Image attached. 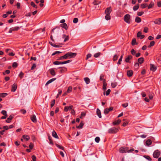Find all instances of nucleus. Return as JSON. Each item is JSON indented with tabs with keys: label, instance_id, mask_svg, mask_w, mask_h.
<instances>
[{
	"label": "nucleus",
	"instance_id": "f257e3e1",
	"mask_svg": "<svg viewBox=\"0 0 161 161\" xmlns=\"http://www.w3.org/2000/svg\"><path fill=\"white\" fill-rule=\"evenodd\" d=\"M119 150L120 152L122 153H126V152L130 153L134 151L133 148L129 149V147H121Z\"/></svg>",
	"mask_w": 161,
	"mask_h": 161
},
{
	"label": "nucleus",
	"instance_id": "f03ea898",
	"mask_svg": "<svg viewBox=\"0 0 161 161\" xmlns=\"http://www.w3.org/2000/svg\"><path fill=\"white\" fill-rule=\"evenodd\" d=\"M119 129V127L118 128L113 127L108 130V132L110 134H115L118 131Z\"/></svg>",
	"mask_w": 161,
	"mask_h": 161
},
{
	"label": "nucleus",
	"instance_id": "7ed1b4c3",
	"mask_svg": "<svg viewBox=\"0 0 161 161\" xmlns=\"http://www.w3.org/2000/svg\"><path fill=\"white\" fill-rule=\"evenodd\" d=\"M124 20L126 23L130 24L131 22L130 15L129 14H125L124 17Z\"/></svg>",
	"mask_w": 161,
	"mask_h": 161
},
{
	"label": "nucleus",
	"instance_id": "20e7f679",
	"mask_svg": "<svg viewBox=\"0 0 161 161\" xmlns=\"http://www.w3.org/2000/svg\"><path fill=\"white\" fill-rule=\"evenodd\" d=\"M66 54L67 58L69 57L70 58H74L77 55L76 53L69 52L66 53Z\"/></svg>",
	"mask_w": 161,
	"mask_h": 161
},
{
	"label": "nucleus",
	"instance_id": "39448f33",
	"mask_svg": "<svg viewBox=\"0 0 161 161\" xmlns=\"http://www.w3.org/2000/svg\"><path fill=\"white\" fill-rule=\"evenodd\" d=\"M160 154V152L158 150L155 151L153 154V156L154 158H158Z\"/></svg>",
	"mask_w": 161,
	"mask_h": 161
},
{
	"label": "nucleus",
	"instance_id": "423d86ee",
	"mask_svg": "<svg viewBox=\"0 0 161 161\" xmlns=\"http://www.w3.org/2000/svg\"><path fill=\"white\" fill-rule=\"evenodd\" d=\"M20 28L18 26H16L14 27L10 28L9 31L8 32L9 33H12L13 31H18Z\"/></svg>",
	"mask_w": 161,
	"mask_h": 161
},
{
	"label": "nucleus",
	"instance_id": "0eeeda50",
	"mask_svg": "<svg viewBox=\"0 0 161 161\" xmlns=\"http://www.w3.org/2000/svg\"><path fill=\"white\" fill-rule=\"evenodd\" d=\"M112 10L111 7H110L106 8L105 10V14H110Z\"/></svg>",
	"mask_w": 161,
	"mask_h": 161
},
{
	"label": "nucleus",
	"instance_id": "6e6552de",
	"mask_svg": "<svg viewBox=\"0 0 161 161\" xmlns=\"http://www.w3.org/2000/svg\"><path fill=\"white\" fill-rule=\"evenodd\" d=\"M14 117V115L12 114L10 115L9 117L7 119V120H6V122L7 123H9L11 122L12 119Z\"/></svg>",
	"mask_w": 161,
	"mask_h": 161
},
{
	"label": "nucleus",
	"instance_id": "1a4fd4ad",
	"mask_svg": "<svg viewBox=\"0 0 161 161\" xmlns=\"http://www.w3.org/2000/svg\"><path fill=\"white\" fill-rule=\"evenodd\" d=\"M31 119L32 121L34 123H36L37 122L36 117L35 115L33 114L31 115Z\"/></svg>",
	"mask_w": 161,
	"mask_h": 161
},
{
	"label": "nucleus",
	"instance_id": "9d476101",
	"mask_svg": "<svg viewBox=\"0 0 161 161\" xmlns=\"http://www.w3.org/2000/svg\"><path fill=\"white\" fill-rule=\"evenodd\" d=\"M150 70L153 71H155L157 69V67H155L154 64H150Z\"/></svg>",
	"mask_w": 161,
	"mask_h": 161
},
{
	"label": "nucleus",
	"instance_id": "9b49d317",
	"mask_svg": "<svg viewBox=\"0 0 161 161\" xmlns=\"http://www.w3.org/2000/svg\"><path fill=\"white\" fill-rule=\"evenodd\" d=\"M17 88V85L15 84H13L12 86L11 91L14 92Z\"/></svg>",
	"mask_w": 161,
	"mask_h": 161
},
{
	"label": "nucleus",
	"instance_id": "f8f14e48",
	"mask_svg": "<svg viewBox=\"0 0 161 161\" xmlns=\"http://www.w3.org/2000/svg\"><path fill=\"white\" fill-rule=\"evenodd\" d=\"M133 73V71L132 70H128L127 71V75L129 77L132 76Z\"/></svg>",
	"mask_w": 161,
	"mask_h": 161
},
{
	"label": "nucleus",
	"instance_id": "ddd939ff",
	"mask_svg": "<svg viewBox=\"0 0 161 161\" xmlns=\"http://www.w3.org/2000/svg\"><path fill=\"white\" fill-rule=\"evenodd\" d=\"M154 23L156 24L160 25L161 24V18H158L155 20Z\"/></svg>",
	"mask_w": 161,
	"mask_h": 161
},
{
	"label": "nucleus",
	"instance_id": "4468645a",
	"mask_svg": "<svg viewBox=\"0 0 161 161\" xmlns=\"http://www.w3.org/2000/svg\"><path fill=\"white\" fill-rule=\"evenodd\" d=\"M107 86V84L106 82V80L104 79L103 81V89L105 91L106 89Z\"/></svg>",
	"mask_w": 161,
	"mask_h": 161
},
{
	"label": "nucleus",
	"instance_id": "2eb2a0df",
	"mask_svg": "<svg viewBox=\"0 0 161 161\" xmlns=\"http://www.w3.org/2000/svg\"><path fill=\"white\" fill-rule=\"evenodd\" d=\"M132 56L131 55H129L127 57L125 58V61L126 63H129L130 60L132 58Z\"/></svg>",
	"mask_w": 161,
	"mask_h": 161
},
{
	"label": "nucleus",
	"instance_id": "dca6fc26",
	"mask_svg": "<svg viewBox=\"0 0 161 161\" xmlns=\"http://www.w3.org/2000/svg\"><path fill=\"white\" fill-rule=\"evenodd\" d=\"M58 68H62L59 70V73H64L65 71L66 70V68L65 67H64L63 68L61 67H59Z\"/></svg>",
	"mask_w": 161,
	"mask_h": 161
},
{
	"label": "nucleus",
	"instance_id": "f3484780",
	"mask_svg": "<svg viewBox=\"0 0 161 161\" xmlns=\"http://www.w3.org/2000/svg\"><path fill=\"white\" fill-rule=\"evenodd\" d=\"M22 137L23 138V139L26 141H28L30 139V137L28 135H23L22 136Z\"/></svg>",
	"mask_w": 161,
	"mask_h": 161
},
{
	"label": "nucleus",
	"instance_id": "a211bd4d",
	"mask_svg": "<svg viewBox=\"0 0 161 161\" xmlns=\"http://www.w3.org/2000/svg\"><path fill=\"white\" fill-rule=\"evenodd\" d=\"M56 78H53L52 79H51L49 80L48 81H47V82L45 84L46 86H47L49 84L52 83V82L53 81L55 80H56Z\"/></svg>",
	"mask_w": 161,
	"mask_h": 161
},
{
	"label": "nucleus",
	"instance_id": "6ab92c4d",
	"mask_svg": "<svg viewBox=\"0 0 161 161\" xmlns=\"http://www.w3.org/2000/svg\"><path fill=\"white\" fill-rule=\"evenodd\" d=\"M49 71L50 74L53 76H54L56 75L55 71L53 69H49Z\"/></svg>",
	"mask_w": 161,
	"mask_h": 161
},
{
	"label": "nucleus",
	"instance_id": "aec40b11",
	"mask_svg": "<svg viewBox=\"0 0 161 161\" xmlns=\"http://www.w3.org/2000/svg\"><path fill=\"white\" fill-rule=\"evenodd\" d=\"M67 58L66 54H65L64 55L61 56L58 59V60H62L63 59H66Z\"/></svg>",
	"mask_w": 161,
	"mask_h": 161
},
{
	"label": "nucleus",
	"instance_id": "412c9836",
	"mask_svg": "<svg viewBox=\"0 0 161 161\" xmlns=\"http://www.w3.org/2000/svg\"><path fill=\"white\" fill-rule=\"evenodd\" d=\"M52 136L53 137H55V138H56L57 139L58 138V136L57 135L56 132V131L55 130L53 131L52 132Z\"/></svg>",
	"mask_w": 161,
	"mask_h": 161
},
{
	"label": "nucleus",
	"instance_id": "4be33fe9",
	"mask_svg": "<svg viewBox=\"0 0 161 161\" xmlns=\"http://www.w3.org/2000/svg\"><path fill=\"white\" fill-rule=\"evenodd\" d=\"M121 120L118 119L117 121H114L113 122V124L114 125H119L121 122Z\"/></svg>",
	"mask_w": 161,
	"mask_h": 161
},
{
	"label": "nucleus",
	"instance_id": "5701e85b",
	"mask_svg": "<svg viewBox=\"0 0 161 161\" xmlns=\"http://www.w3.org/2000/svg\"><path fill=\"white\" fill-rule=\"evenodd\" d=\"M60 26L61 27L65 29L66 30H67L68 29L67 25L65 23L61 24L60 25Z\"/></svg>",
	"mask_w": 161,
	"mask_h": 161
},
{
	"label": "nucleus",
	"instance_id": "b1692460",
	"mask_svg": "<svg viewBox=\"0 0 161 161\" xmlns=\"http://www.w3.org/2000/svg\"><path fill=\"white\" fill-rule=\"evenodd\" d=\"M97 114L99 118H101L102 116L101 111L98 108H97Z\"/></svg>",
	"mask_w": 161,
	"mask_h": 161
},
{
	"label": "nucleus",
	"instance_id": "393cba45",
	"mask_svg": "<svg viewBox=\"0 0 161 161\" xmlns=\"http://www.w3.org/2000/svg\"><path fill=\"white\" fill-rule=\"evenodd\" d=\"M144 61V58L143 57H141L140 58H139L138 59V62L140 64L143 63Z\"/></svg>",
	"mask_w": 161,
	"mask_h": 161
},
{
	"label": "nucleus",
	"instance_id": "a878e982",
	"mask_svg": "<svg viewBox=\"0 0 161 161\" xmlns=\"http://www.w3.org/2000/svg\"><path fill=\"white\" fill-rule=\"evenodd\" d=\"M49 43L53 47H61V46L55 45L50 42H49Z\"/></svg>",
	"mask_w": 161,
	"mask_h": 161
},
{
	"label": "nucleus",
	"instance_id": "bb28decb",
	"mask_svg": "<svg viewBox=\"0 0 161 161\" xmlns=\"http://www.w3.org/2000/svg\"><path fill=\"white\" fill-rule=\"evenodd\" d=\"M142 21V20L141 18H140L139 17L137 16L136 17L135 19V21L137 23H140Z\"/></svg>",
	"mask_w": 161,
	"mask_h": 161
},
{
	"label": "nucleus",
	"instance_id": "cd10ccee",
	"mask_svg": "<svg viewBox=\"0 0 161 161\" xmlns=\"http://www.w3.org/2000/svg\"><path fill=\"white\" fill-rule=\"evenodd\" d=\"M154 5V3L152 1L150 3L149 5H147L148 9H149L152 8Z\"/></svg>",
	"mask_w": 161,
	"mask_h": 161
},
{
	"label": "nucleus",
	"instance_id": "c85d7f7f",
	"mask_svg": "<svg viewBox=\"0 0 161 161\" xmlns=\"http://www.w3.org/2000/svg\"><path fill=\"white\" fill-rule=\"evenodd\" d=\"M138 43L136 42V40L135 38H133L131 42V44L132 46L135 45H137Z\"/></svg>",
	"mask_w": 161,
	"mask_h": 161
},
{
	"label": "nucleus",
	"instance_id": "c756f323",
	"mask_svg": "<svg viewBox=\"0 0 161 161\" xmlns=\"http://www.w3.org/2000/svg\"><path fill=\"white\" fill-rule=\"evenodd\" d=\"M48 138L50 144L53 145V140H52V137L50 136H48Z\"/></svg>",
	"mask_w": 161,
	"mask_h": 161
},
{
	"label": "nucleus",
	"instance_id": "7c9ffc66",
	"mask_svg": "<svg viewBox=\"0 0 161 161\" xmlns=\"http://www.w3.org/2000/svg\"><path fill=\"white\" fill-rule=\"evenodd\" d=\"M84 123L82 122H81L80 123L79 125L78 126H76V128L78 129H81L82 128L83 126L84 125Z\"/></svg>",
	"mask_w": 161,
	"mask_h": 161
},
{
	"label": "nucleus",
	"instance_id": "2f4dec72",
	"mask_svg": "<svg viewBox=\"0 0 161 161\" xmlns=\"http://www.w3.org/2000/svg\"><path fill=\"white\" fill-rule=\"evenodd\" d=\"M84 80L86 84H88L90 82V80L88 77H85L84 78Z\"/></svg>",
	"mask_w": 161,
	"mask_h": 161
},
{
	"label": "nucleus",
	"instance_id": "473e14b6",
	"mask_svg": "<svg viewBox=\"0 0 161 161\" xmlns=\"http://www.w3.org/2000/svg\"><path fill=\"white\" fill-rule=\"evenodd\" d=\"M139 7V4L136 5L133 7V9L134 11H136L137 10Z\"/></svg>",
	"mask_w": 161,
	"mask_h": 161
},
{
	"label": "nucleus",
	"instance_id": "72a5a7b5",
	"mask_svg": "<svg viewBox=\"0 0 161 161\" xmlns=\"http://www.w3.org/2000/svg\"><path fill=\"white\" fill-rule=\"evenodd\" d=\"M152 143V142L151 140L148 139L146 142V144L147 146L150 145Z\"/></svg>",
	"mask_w": 161,
	"mask_h": 161
},
{
	"label": "nucleus",
	"instance_id": "f704fd0d",
	"mask_svg": "<svg viewBox=\"0 0 161 161\" xmlns=\"http://www.w3.org/2000/svg\"><path fill=\"white\" fill-rule=\"evenodd\" d=\"M106 16H105V19L107 20H109L111 19V17L110 16V14H106Z\"/></svg>",
	"mask_w": 161,
	"mask_h": 161
},
{
	"label": "nucleus",
	"instance_id": "c9c22d12",
	"mask_svg": "<svg viewBox=\"0 0 161 161\" xmlns=\"http://www.w3.org/2000/svg\"><path fill=\"white\" fill-rule=\"evenodd\" d=\"M101 54V53L100 52H98L94 55V57L95 58H98L100 55Z\"/></svg>",
	"mask_w": 161,
	"mask_h": 161
},
{
	"label": "nucleus",
	"instance_id": "e433bc0d",
	"mask_svg": "<svg viewBox=\"0 0 161 161\" xmlns=\"http://www.w3.org/2000/svg\"><path fill=\"white\" fill-rule=\"evenodd\" d=\"M100 2L98 1V0H94L93 2V4L94 5H97L99 4Z\"/></svg>",
	"mask_w": 161,
	"mask_h": 161
},
{
	"label": "nucleus",
	"instance_id": "4c0bfd02",
	"mask_svg": "<svg viewBox=\"0 0 161 161\" xmlns=\"http://www.w3.org/2000/svg\"><path fill=\"white\" fill-rule=\"evenodd\" d=\"M8 94L7 93H0V96L2 97H5Z\"/></svg>",
	"mask_w": 161,
	"mask_h": 161
},
{
	"label": "nucleus",
	"instance_id": "58836bf2",
	"mask_svg": "<svg viewBox=\"0 0 161 161\" xmlns=\"http://www.w3.org/2000/svg\"><path fill=\"white\" fill-rule=\"evenodd\" d=\"M144 157L146 158L149 161H151L152 159L151 157L148 155H144Z\"/></svg>",
	"mask_w": 161,
	"mask_h": 161
},
{
	"label": "nucleus",
	"instance_id": "ea45409f",
	"mask_svg": "<svg viewBox=\"0 0 161 161\" xmlns=\"http://www.w3.org/2000/svg\"><path fill=\"white\" fill-rule=\"evenodd\" d=\"M55 145H56V146L58 147L59 148L61 149H62L63 150H64V148L62 146H61V145H58L57 144H56Z\"/></svg>",
	"mask_w": 161,
	"mask_h": 161
},
{
	"label": "nucleus",
	"instance_id": "a19ab883",
	"mask_svg": "<svg viewBox=\"0 0 161 161\" xmlns=\"http://www.w3.org/2000/svg\"><path fill=\"white\" fill-rule=\"evenodd\" d=\"M139 64L138 63H136L134 65L135 68L136 69H137L139 67Z\"/></svg>",
	"mask_w": 161,
	"mask_h": 161
},
{
	"label": "nucleus",
	"instance_id": "79ce46f5",
	"mask_svg": "<svg viewBox=\"0 0 161 161\" xmlns=\"http://www.w3.org/2000/svg\"><path fill=\"white\" fill-rule=\"evenodd\" d=\"M147 6V3H143L141 4V7L142 8H144Z\"/></svg>",
	"mask_w": 161,
	"mask_h": 161
},
{
	"label": "nucleus",
	"instance_id": "37998d69",
	"mask_svg": "<svg viewBox=\"0 0 161 161\" xmlns=\"http://www.w3.org/2000/svg\"><path fill=\"white\" fill-rule=\"evenodd\" d=\"M72 61L71 60H69L61 62V64H67L69 63H70Z\"/></svg>",
	"mask_w": 161,
	"mask_h": 161
},
{
	"label": "nucleus",
	"instance_id": "c03bdc74",
	"mask_svg": "<svg viewBox=\"0 0 161 161\" xmlns=\"http://www.w3.org/2000/svg\"><path fill=\"white\" fill-rule=\"evenodd\" d=\"M72 87L71 86H69L67 89V93L70 92H71V91H72Z\"/></svg>",
	"mask_w": 161,
	"mask_h": 161
},
{
	"label": "nucleus",
	"instance_id": "a18cd8bd",
	"mask_svg": "<svg viewBox=\"0 0 161 161\" xmlns=\"http://www.w3.org/2000/svg\"><path fill=\"white\" fill-rule=\"evenodd\" d=\"M55 100L54 99H53L52 100L51 104V107L52 108L55 104Z\"/></svg>",
	"mask_w": 161,
	"mask_h": 161
},
{
	"label": "nucleus",
	"instance_id": "49530a36",
	"mask_svg": "<svg viewBox=\"0 0 161 161\" xmlns=\"http://www.w3.org/2000/svg\"><path fill=\"white\" fill-rule=\"evenodd\" d=\"M53 64L54 65H59L61 64V62L58 61H55L53 63Z\"/></svg>",
	"mask_w": 161,
	"mask_h": 161
},
{
	"label": "nucleus",
	"instance_id": "de8ad7c7",
	"mask_svg": "<svg viewBox=\"0 0 161 161\" xmlns=\"http://www.w3.org/2000/svg\"><path fill=\"white\" fill-rule=\"evenodd\" d=\"M86 115V113L85 112H81V115L80 117V119H82L83 117H84Z\"/></svg>",
	"mask_w": 161,
	"mask_h": 161
},
{
	"label": "nucleus",
	"instance_id": "09e8293b",
	"mask_svg": "<svg viewBox=\"0 0 161 161\" xmlns=\"http://www.w3.org/2000/svg\"><path fill=\"white\" fill-rule=\"evenodd\" d=\"M118 56H117V55L116 54L113 57V61H115L117 60L118 59Z\"/></svg>",
	"mask_w": 161,
	"mask_h": 161
},
{
	"label": "nucleus",
	"instance_id": "8fccbe9b",
	"mask_svg": "<svg viewBox=\"0 0 161 161\" xmlns=\"http://www.w3.org/2000/svg\"><path fill=\"white\" fill-rule=\"evenodd\" d=\"M109 111L108 108H106L105 109L104 111V113L105 114H107L108 113Z\"/></svg>",
	"mask_w": 161,
	"mask_h": 161
},
{
	"label": "nucleus",
	"instance_id": "3c124183",
	"mask_svg": "<svg viewBox=\"0 0 161 161\" xmlns=\"http://www.w3.org/2000/svg\"><path fill=\"white\" fill-rule=\"evenodd\" d=\"M31 4L33 7L35 8H37V7L36 5V4L33 2H31Z\"/></svg>",
	"mask_w": 161,
	"mask_h": 161
},
{
	"label": "nucleus",
	"instance_id": "603ef678",
	"mask_svg": "<svg viewBox=\"0 0 161 161\" xmlns=\"http://www.w3.org/2000/svg\"><path fill=\"white\" fill-rule=\"evenodd\" d=\"M62 53V52H60V51H55V52H54V53H52V56H53V55H54L56 54H59V53Z\"/></svg>",
	"mask_w": 161,
	"mask_h": 161
},
{
	"label": "nucleus",
	"instance_id": "864d4df0",
	"mask_svg": "<svg viewBox=\"0 0 161 161\" xmlns=\"http://www.w3.org/2000/svg\"><path fill=\"white\" fill-rule=\"evenodd\" d=\"M18 66V64L16 62H14L13 64V65H12V67H13V68H16V67H17Z\"/></svg>",
	"mask_w": 161,
	"mask_h": 161
},
{
	"label": "nucleus",
	"instance_id": "5fc2aeb1",
	"mask_svg": "<svg viewBox=\"0 0 161 161\" xmlns=\"http://www.w3.org/2000/svg\"><path fill=\"white\" fill-rule=\"evenodd\" d=\"M111 86L112 88H115L117 86V83H112Z\"/></svg>",
	"mask_w": 161,
	"mask_h": 161
},
{
	"label": "nucleus",
	"instance_id": "6e6d98bb",
	"mask_svg": "<svg viewBox=\"0 0 161 161\" xmlns=\"http://www.w3.org/2000/svg\"><path fill=\"white\" fill-rule=\"evenodd\" d=\"M95 141L97 142L98 143L99 142L100 140V138L99 137H96L95 138Z\"/></svg>",
	"mask_w": 161,
	"mask_h": 161
},
{
	"label": "nucleus",
	"instance_id": "4d7b16f0",
	"mask_svg": "<svg viewBox=\"0 0 161 161\" xmlns=\"http://www.w3.org/2000/svg\"><path fill=\"white\" fill-rule=\"evenodd\" d=\"M33 147V144L31 142L29 145V147L31 149H32Z\"/></svg>",
	"mask_w": 161,
	"mask_h": 161
},
{
	"label": "nucleus",
	"instance_id": "13d9d810",
	"mask_svg": "<svg viewBox=\"0 0 161 161\" xmlns=\"http://www.w3.org/2000/svg\"><path fill=\"white\" fill-rule=\"evenodd\" d=\"M131 53L132 55H134L136 54V52L133 49L131 51Z\"/></svg>",
	"mask_w": 161,
	"mask_h": 161
},
{
	"label": "nucleus",
	"instance_id": "bf43d9fd",
	"mask_svg": "<svg viewBox=\"0 0 161 161\" xmlns=\"http://www.w3.org/2000/svg\"><path fill=\"white\" fill-rule=\"evenodd\" d=\"M78 19L77 18H74V19L73 22L74 23H76L78 22Z\"/></svg>",
	"mask_w": 161,
	"mask_h": 161
},
{
	"label": "nucleus",
	"instance_id": "052dcab7",
	"mask_svg": "<svg viewBox=\"0 0 161 161\" xmlns=\"http://www.w3.org/2000/svg\"><path fill=\"white\" fill-rule=\"evenodd\" d=\"M144 14V12L142 11L139 12H137V15L141 16Z\"/></svg>",
	"mask_w": 161,
	"mask_h": 161
},
{
	"label": "nucleus",
	"instance_id": "680f3d73",
	"mask_svg": "<svg viewBox=\"0 0 161 161\" xmlns=\"http://www.w3.org/2000/svg\"><path fill=\"white\" fill-rule=\"evenodd\" d=\"M1 113L3 115H7V112L6 111L4 110H3L1 111Z\"/></svg>",
	"mask_w": 161,
	"mask_h": 161
},
{
	"label": "nucleus",
	"instance_id": "e2e57ef3",
	"mask_svg": "<svg viewBox=\"0 0 161 161\" xmlns=\"http://www.w3.org/2000/svg\"><path fill=\"white\" fill-rule=\"evenodd\" d=\"M20 112L23 114H25L26 112V110L24 109L20 110Z\"/></svg>",
	"mask_w": 161,
	"mask_h": 161
},
{
	"label": "nucleus",
	"instance_id": "0e129e2a",
	"mask_svg": "<svg viewBox=\"0 0 161 161\" xmlns=\"http://www.w3.org/2000/svg\"><path fill=\"white\" fill-rule=\"evenodd\" d=\"M24 75V73H23L22 72H21L19 75V76L21 79H22Z\"/></svg>",
	"mask_w": 161,
	"mask_h": 161
},
{
	"label": "nucleus",
	"instance_id": "69168bd1",
	"mask_svg": "<svg viewBox=\"0 0 161 161\" xmlns=\"http://www.w3.org/2000/svg\"><path fill=\"white\" fill-rule=\"evenodd\" d=\"M111 90L110 89H108L106 92V96L108 95L110 93Z\"/></svg>",
	"mask_w": 161,
	"mask_h": 161
},
{
	"label": "nucleus",
	"instance_id": "338daca9",
	"mask_svg": "<svg viewBox=\"0 0 161 161\" xmlns=\"http://www.w3.org/2000/svg\"><path fill=\"white\" fill-rule=\"evenodd\" d=\"M148 28L147 27H145L144 28L143 31L145 33H147L148 32Z\"/></svg>",
	"mask_w": 161,
	"mask_h": 161
},
{
	"label": "nucleus",
	"instance_id": "774afa93",
	"mask_svg": "<svg viewBox=\"0 0 161 161\" xmlns=\"http://www.w3.org/2000/svg\"><path fill=\"white\" fill-rule=\"evenodd\" d=\"M31 158L33 161H36V157L34 155L32 156Z\"/></svg>",
	"mask_w": 161,
	"mask_h": 161
}]
</instances>
